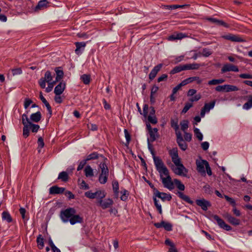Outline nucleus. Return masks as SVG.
<instances>
[{
  "label": "nucleus",
  "mask_w": 252,
  "mask_h": 252,
  "mask_svg": "<svg viewBox=\"0 0 252 252\" xmlns=\"http://www.w3.org/2000/svg\"><path fill=\"white\" fill-rule=\"evenodd\" d=\"M154 161L156 169L158 172L161 179L162 178L170 175L169 170L159 157L154 156Z\"/></svg>",
  "instance_id": "1"
},
{
  "label": "nucleus",
  "mask_w": 252,
  "mask_h": 252,
  "mask_svg": "<svg viewBox=\"0 0 252 252\" xmlns=\"http://www.w3.org/2000/svg\"><path fill=\"white\" fill-rule=\"evenodd\" d=\"M75 214V210L73 208H69L61 212V217L63 220L69 218H70L69 220H81L82 219L80 216Z\"/></svg>",
  "instance_id": "2"
},
{
  "label": "nucleus",
  "mask_w": 252,
  "mask_h": 252,
  "mask_svg": "<svg viewBox=\"0 0 252 252\" xmlns=\"http://www.w3.org/2000/svg\"><path fill=\"white\" fill-rule=\"evenodd\" d=\"M174 164L177 167L173 169L174 172L178 175L186 177L188 170L183 164L181 163V160H179L178 163H174Z\"/></svg>",
  "instance_id": "3"
},
{
  "label": "nucleus",
  "mask_w": 252,
  "mask_h": 252,
  "mask_svg": "<svg viewBox=\"0 0 252 252\" xmlns=\"http://www.w3.org/2000/svg\"><path fill=\"white\" fill-rule=\"evenodd\" d=\"M85 195L86 197L91 198H96L97 201L100 199H103L105 196V193L104 191L98 190L95 192L91 191H88L85 192Z\"/></svg>",
  "instance_id": "4"
},
{
  "label": "nucleus",
  "mask_w": 252,
  "mask_h": 252,
  "mask_svg": "<svg viewBox=\"0 0 252 252\" xmlns=\"http://www.w3.org/2000/svg\"><path fill=\"white\" fill-rule=\"evenodd\" d=\"M52 79L53 76L51 75V72L47 71L44 74V77L41 78L39 80V85L41 88L44 89L46 87V82L52 81Z\"/></svg>",
  "instance_id": "5"
},
{
  "label": "nucleus",
  "mask_w": 252,
  "mask_h": 252,
  "mask_svg": "<svg viewBox=\"0 0 252 252\" xmlns=\"http://www.w3.org/2000/svg\"><path fill=\"white\" fill-rule=\"evenodd\" d=\"M154 197H156V198L157 197L160 198L162 201H165L166 200L170 201L172 198L170 194L161 192L156 189H154Z\"/></svg>",
  "instance_id": "6"
},
{
  "label": "nucleus",
  "mask_w": 252,
  "mask_h": 252,
  "mask_svg": "<svg viewBox=\"0 0 252 252\" xmlns=\"http://www.w3.org/2000/svg\"><path fill=\"white\" fill-rule=\"evenodd\" d=\"M161 180L164 188L170 190L174 189V181H172L170 175L167 177H165L164 178H162Z\"/></svg>",
  "instance_id": "7"
},
{
  "label": "nucleus",
  "mask_w": 252,
  "mask_h": 252,
  "mask_svg": "<svg viewBox=\"0 0 252 252\" xmlns=\"http://www.w3.org/2000/svg\"><path fill=\"white\" fill-rule=\"evenodd\" d=\"M177 143L179 147L183 150L185 151L188 148L187 144L184 141L181 132H177L176 133Z\"/></svg>",
  "instance_id": "8"
},
{
  "label": "nucleus",
  "mask_w": 252,
  "mask_h": 252,
  "mask_svg": "<svg viewBox=\"0 0 252 252\" xmlns=\"http://www.w3.org/2000/svg\"><path fill=\"white\" fill-rule=\"evenodd\" d=\"M228 71L238 72L239 69L237 66H235L232 64H224L221 69V73H223Z\"/></svg>",
  "instance_id": "9"
},
{
  "label": "nucleus",
  "mask_w": 252,
  "mask_h": 252,
  "mask_svg": "<svg viewBox=\"0 0 252 252\" xmlns=\"http://www.w3.org/2000/svg\"><path fill=\"white\" fill-rule=\"evenodd\" d=\"M222 37L225 39L230 40L233 42H243L245 41V40L241 37L232 34L224 35Z\"/></svg>",
  "instance_id": "10"
},
{
  "label": "nucleus",
  "mask_w": 252,
  "mask_h": 252,
  "mask_svg": "<svg viewBox=\"0 0 252 252\" xmlns=\"http://www.w3.org/2000/svg\"><path fill=\"white\" fill-rule=\"evenodd\" d=\"M113 201L111 199L102 200L100 199L97 201L98 205L103 209L110 207L113 204Z\"/></svg>",
  "instance_id": "11"
},
{
  "label": "nucleus",
  "mask_w": 252,
  "mask_h": 252,
  "mask_svg": "<svg viewBox=\"0 0 252 252\" xmlns=\"http://www.w3.org/2000/svg\"><path fill=\"white\" fill-rule=\"evenodd\" d=\"M196 203L204 211H206L208 208L211 206L210 202L203 198L196 200Z\"/></svg>",
  "instance_id": "12"
},
{
  "label": "nucleus",
  "mask_w": 252,
  "mask_h": 252,
  "mask_svg": "<svg viewBox=\"0 0 252 252\" xmlns=\"http://www.w3.org/2000/svg\"><path fill=\"white\" fill-rule=\"evenodd\" d=\"M169 155L171 157L172 160L174 163H178L181 159L179 157L177 148H174L169 151Z\"/></svg>",
  "instance_id": "13"
},
{
  "label": "nucleus",
  "mask_w": 252,
  "mask_h": 252,
  "mask_svg": "<svg viewBox=\"0 0 252 252\" xmlns=\"http://www.w3.org/2000/svg\"><path fill=\"white\" fill-rule=\"evenodd\" d=\"M154 225L157 228L163 227L167 231H171L172 230V225L167 221L156 222Z\"/></svg>",
  "instance_id": "14"
},
{
  "label": "nucleus",
  "mask_w": 252,
  "mask_h": 252,
  "mask_svg": "<svg viewBox=\"0 0 252 252\" xmlns=\"http://www.w3.org/2000/svg\"><path fill=\"white\" fill-rule=\"evenodd\" d=\"M207 163H208L206 160H201L196 161L197 170L201 173H205V167H207Z\"/></svg>",
  "instance_id": "15"
},
{
  "label": "nucleus",
  "mask_w": 252,
  "mask_h": 252,
  "mask_svg": "<svg viewBox=\"0 0 252 252\" xmlns=\"http://www.w3.org/2000/svg\"><path fill=\"white\" fill-rule=\"evenodd\" d=\"M162 63H159L154 67L149 75V78L150 80H152L155 78L158 72L162 68Z\"/></svg>",
  "instance_id": "16"
},
{
  "label": "nucleus",
  "mask_w": 252,
  "mask_h": 252,
  "mask_svg": "<svg viewBox=\"0 0 252 252\" xmlns=\"http://www.w3.org/2000/svg\"><path fill=\"white\" fill-rule=\"evenodd\" d=\"M76 48L75 50V53L79 55L82 53V51L84 50V48L86 46V43L84 42H76L75 43Z\"/></svg>",
  "instance_id": "17"
},
{
  "label": "nucleus",
  "mask_w": 252,
  "mask_h": 252,
  "mask_svg": "<svg viewBox=\"0 0 252 252\" xmlns=\"http://www.w3.org/2000/svg\"><path fill=\"white\" fill-rule=\"evenodd\" d=\"M100 157L103 159L104 162L99 164V168L100 169V174H109V170L105 163V161L107 160V159L102 156H100Z\"/></svg>",
  "instance_id": "18"
},
{
  "label": "nucleus",
  "mask_w": 252,
  "mask_h": 252,
  "mask_svg": "<svg viewBox=\"0 0 252 252\" xmlns=\"http://www.w3.org/2000/svg\"><path fill=\"white\" fill-rule=\"evenodd\" d=\"M149 109V114L148 116H155V110L152 106L149 108L147 104H145L143 107V115L145 117H146L148 115V110Z\"/></svg>",
  "instance_id": "19"
},
{
  "label": "nucleus",
  "mask_w": 252,
  "mask_h": 252,
  "mask_svg": "<svg viewBox=\"0 0 252 252\" xmlns=\"http://www.w3.org/2000/svg\"><path fill=\"white\" fill-rule=\"evenodd\" d=\"M64 83L60 82L55 88L54 93L57 95L61 94L65 89Z\"/></svg>",
  "instance_id": "20"
},
{
  "label": "nucleus",
  "mask_w": 252,
  "mask_h": 252,
  "mask_svg": "<svg viewBox=\"0 0 252 252\" xmlns=\"http://www.w3.org/2000/svg\"><path fill=\"white\" fill-rule=\"evenodd\" d=\"M65 189L64 188H60L57 186H53L50 188L49 193L51 194H61L64 192Z\"/></svg>",
  "instance_id": "21"
},
{
  "label": "nucleus",
  "mask_w": 252,
  "mask_h": 252,
  "mask_svg": "<svg viewBox=\"0 0 252 252\" xmlns=\"http://www.w3.org/2000/svg\"><path fill=\"white\" fill-rule=\"evenodd\" d=\"M194 81H196L197 82V83L198 84H200L202 83V80L199 77L194 76V77H189L187 79H186L183 81V84H184L185 85L191 83Z\"/></svg>",
  "instance_id": "22"
},
{
  "label": "nucleus",
  "mask_w": 252,
  "mask_h": 252,
  "mask_svg": "<svg viewBox=\"0 0 252 252\" xmlns=\"http://www.w3.org/2000/svg\"><path fill=\"white\" fill-rule=\"evenodd\" d=\"M158 87L156 85L154 86L151 91L150 94V102L151 104H153L155 103L156 101V96L155 94L158 90Z\"/></svg>",
  "instance_id": "23"
},
{
  "label": "nucleus",
  "mask_w": 252,
  "mask_h": 252,
  "mask_svg": "<svg viewBox=\"0 0 252 252\" xmlns=\"http://www.w3.org/2000/svg\"><path fill=\"white\" fill-rule=\"evenodd\" d=\"M213 23L216 24L217 25L222 26L225 27H228V25L222 20H220L216 18H209L207 19Z\"/></svg>",
  "instance_id": "24"
},
{
  "label": "nucleus",
  "mask_w": 252,
  "mask_h": 252,
  "mask_svg": "<svg viewBox=\"0 0 252 252\" xmlns=\"http://www.w3.org/2000/svg\"><path fill=\"white\" fill-rule=\"evenodd\" d=\"M41 114L39 111L32 114L30 116V120L35 123H37L41 120Z\"/></svg>",
  "instance_id": "25"
},
{
  "label": "nucleus",
  "mask_w": 252,
  "mask_h": 252,
  "mask_svg": "<svg viewBox=\"0 0 252 252\" xmlns=\"http://www.w3.org/2000/svg\"><path fill=\"white\" fill-rule=\"evenodd\" d=\"M158 129L157 128H154L152 130L149 131L150 134V140L151 142L155 141L158 137Z\"/></svg>",
  "instance_id": "26"
},
{
  "label": "nucleus",
  "mask_w": 252,
  "mask_h": 252,
  "mask_svg": "<svg viewBox=\"0 0 252 252\" xmlns=\"http://www.w3.org/2000/svg\"><path fill=\"white\" fill-rule=\"evenodd\" d=\"M185 70L197 69L200 66V65L197 63H189L184 64Z\"/></svg>",
  "instance_id": "27"
},
{
  "label": "nucleus",
  "mask_w": 252,
  "mask_h": 252,
  "mask_svg": "<svg viewBox=\"0 0 252 252\" xmlns=\"http://www.w3.org/2000/svg\"><path fill=\"white\" fill-rule=\"evenodd\" d=\"M247 97L248 101L243 105V108L245 110H249L252 107V95H248Z\"/></svg>",
  "instance_id": "28"
},
{
  "label": "nucleus",
  "mask_w": 252,
  "mask_h": 252,
  "mask_svg": "<svg viewBox=\"0 0 252 252\" xmlns=\"http://www.w3.org/2000/svg\"><path fill=\"white\" fill-rule=\"evenodd\" d=\"M177 194L179 197H180L181 199H182L186 202L190 204H192L193 203V201L190 200L189 197L188 195L184 194L183 192L179 191L178 192Z\"/></svg>",
  "instance_id": "29"
},
{
  "label": "nucleus",
  "mask_w": 252,
  "mask_h": 252,
  "mask_svg": "<svg viewBox=\"0 0 252 252\" xmlns=\"http://www.w3.org/2000/svg\"><path fill=\"white\" fill-rule=\"evenodd\" d=\"M177 194L179 197H180L181 199H182L186 202L190 204H192L193 203V201L190 200L189 197L188 195L184 194L183 192L179 191L178 192Z\"/></svg>",
  "instance_id": "30"
},
{
  "label": "nucleus",
  "mask_w": 252,
  "mask_h": 252,
  "mask_svg": "<svg viewBox=\"0 0 252 252\" xmlns=\"http://www.w3.org/2000/svg\"><path fill=\"white\" fill-rule=\"evenodd\" d=\"M55 71L56 73V78L55 80L58 82L62 79L63 76V72L62 70H61L59 68L57 67L55 68Z\"/></svg>",
  "instance_id": "31"
},
{
  "label": "nucleus",
  "mask_w": 252,
  "mask_h": 252,
  "mask_svg": "<svg viewBox=\"0 0 252 252\" xmlns=\"http://www.w3.org/2000/svg\"><path fill=\"white\" fill-rule=\"evenodd\" d=\"M85 175L86 177L94 176V172L92 167L90 165H87L84 170Z\"/></svg>",
  "instance_id": "32"
},
{
  "label": "nucleus",
  "mask_w": 252,
  "mask_h": 252,
  "mask_svg": "<svg viewBox=\"0 0 252 252\" xmlns=\"http://www.w3.org/2000/svg\"><path fill=\"white\" fill-rule=\"evenodd\" d=\"M182 70H185L184 65H179L178 66H175L172 70H171L170 73L174 74L176 73L180 72Z\"/></svg>",
  "instance_id": "33"
},
{
  "label": "nucleus",
  "mask_w": 252,
  "mask_h": 252,
  "mask_svg": "<svg viewBox=\"0 0 252 252\" xmlns=\"http://www.w3.org/2000/svg\"><path fill=\"white\" fill-rule=\"evenodd\" d=\"M58 179L62 180L63 181L66 182L68 179V174L66 172L63 171L59 174Z\"/></svg>",
  "instance_id": "34"
},
{
  "label": "nucleus",
  "mask_w": 252,
  "mask_h": 252,
  "mask_svg": "<svg viewBox=\"0 0 252 252\" xmlns=\"http://www.w3.org/2000/svg\"><path fill=\"white\" fill-rule=\"evenodd\" d=\"M112 186H113V191H114V192L115 195L118 196L119 195V183H118V181H113V184H112Z\"/></svg>",
  "instance_id": "35"
},
{
  "label": "nucleus",
  "mask_w": 252,
  "mask_h": 252,
  "mask_svg": "<svg viewBox=\"0 0 252 252\" xmlns=\"http://www.w3.org/2000/svg\"><path fill=\"white\" fill-rule=\"evenodd\" d=\"M174 183L176 185L177 188L180 190H185V186L178 179H174Z\"/></svg>",
  "instance_id": "36"
},
{
  "label": "nucleus",
  "mask_w": 252,
  "mask_h": 252,
  "mask_svg": "<svg viewBox=\"0 0 252 252\" xmlns=\"http://www.w3.org/2000/svg\"><path fill=\"white\" fill-rule=\"evenodd\" d=\"M215 105V101L214 100L209 103H205L203 108L207 111V112H208L211 109L214 107Z\"/></svg>",
  "instance_id": "37"
},
{
  "label": "nucleus",
  "mask_w": 252,
  "mask_h": 252,
  "mask_svg": "<svg viewBox=\"0 0 252 252\" xmlns=\"http://www.w3.org/2000/svg\"><path fill=\"white\" fill-rule=\"evenodd\" d=\"M109 174H100L99 176V182L101 184H105L108 179Z\"/></svg>",
  "instance_id": "38"
},
{
  "label": "nucleus",
  "mask_w": 252,
  "mask_h": 252,
  "mask_svg": "<svg viewBox=\"0 0 252 252\" xmlns=\"http://www.w3.org/2000/svg\"><path fill=\"white\" fill-rule=\"evenodd\" d=\"M47 2L46 0H40L38 2V4L36 5L35 7L36 10L41 9L44 7H46L47 5Z\"/></svg>",
  "instance_id": "39"
},
{
  "label": "nucleus",
  "mask_w": 252,
  "mask_h": 252,
  "mask_svg": "<svg viewBox=\"0 0 252 252\" xmlns=\"http://www.w3.org/2000/svg\"><path fill=\"white\" fill-rule=\"evenodd\" d=\"M218 225L222 228L229 231L231 230V226L228 224H226L225 221H217Z\"/></svg>",
  "instance_id": "40"
},
{
  "label": "nucleus",
  "mask_w": 252,
  "mask_h": 252,
  "mask_svg": "<svg viewBox=\"0 0 252 252\" xmlns=\"http://www.w3.org/2000/svg\"><path fill=\"white\" fill-rule=\"evenodd\" d=\"M195 136L199 140L201 141L203 139V135L200 131L199 129L196 127L194 128L193 129Z\"/></svg>",
  "instance_id": "41"
},
{
  "label": "nucleus",
  "mask_w": 252,
  "mask_h": 252,
  "mask_svg": "<svg viewBox=\"0 0 252 252\" xmlns=\"http://www.w3.org/2000/svg\"><path fill=\"white\" fill-rule=\"evenodd\" d=\"M180 125L181 129L185 132L189 127V121L188 120H183L180 122Z\"/></svg>",
  "instance_id": "42"
},
{
  "label": "nucleus",
  "mask_w": 252,
  "mask_h": 252,
  "mask_svg": "<svg viewBox=\"0 0 252 252\" xmlns=\"http://www.w3.org/2000/svg\"><path fill=\"white\" fill-rule=\"evenodd\" d=\"M90 76L87 74H83L81 76V79L85 84H89L90 82Z\"/></svg>",
  "instance_id": "43"
},
{
  "label": "nucleus",
  "mask_w": 252,
  "mask_h": 252,
  "mask_svg": "<svg viewBox=\"0 0 252 252\" xmlns=\"http://www.w3.org/2000/svg\"><path fill=\"white\" fill-rule=\"evenodd\" d=\"M22 121L23 125H29V124L31 123L30 120L28 118L27 115L26 114L22 115Z\"/></svg>",
  "instance_id": "44"
},
{
  "label": "nucleus",
  "mask_w": 252,
  "mask_h": 252,
  "mask_svg": "<svg viewBox=\"0 0 252 252\" xmlns=\"http://www.w3.org/2000/svg\"><path fill=\"white\" fill-rule=\"evenodd\" d=\"M30 133V125H24L23 135L24 137L27 138Z\"/></svg>",
  "instance_id": "45"
},
{
  "label": "nucleus",
  "mask_w": 252,
  "mask_h": 252,
  "mask_svg": "<svg viewBox=\"0 0 252 252\" xmlns=\"http://www.w3.org/2000/svg\"><path fill=\"white\" fill-rule=\"evenodd\" d=\"M57 82V81H56V80L47 82L48 85V87L46 88V92L47 93L50 92L52 90L54 86L56 84Z\"/></svg>",
  "instance_id": "46"
},
{
  "label": "nucleus",
  "mask_w": 252,
  "mask_h": 252,
  "mask_svg": "<svg viewBox=\"0 0 252 252\" xmlns=\"http://www.w3.org/2000/svg\"><path fill=\"white\" fill-rule=\"evenodd\" d=\"M98 157H99V155L96 152H94V153L89 155L87 156L86 159L87 161H89V160H92V159H97L98 158Z\"/></svg>",
  "instance_id": "47"
},
{
  "label": "nucleus",
  "mask_w": 252,
  "mask_h": 252,
  "mask_svg": "<svg viewBox=\"0 0 252 252\" xmlns=\"http://www.w3.org/2000/svg\"><path fill=\"white\" fill-rule=\"evenodd\" d=\"M201 53V55L205 57H208L212 54V52L211 51L210 49L208 48H203L202 50Z\"/></svg>",
  "instance_id": "48"
},
{
  "label": "nucleus",
  "mask_w": 252,
  "mask_h": 252,
  "mask_svg": "<svg viewBox=\"0 0 252 252\" xmlns=\"http://www.w3.org/2000/svg\"><path fill=\"white\" fill-rule=\"evenodd\" d=\"M38 151L39 153L41 152V149L44 147V143L43 141V139L41 137H40L38 139Z\"/></svg>",
  "instance_id": "49"
},
{
  "label": "nucleus",
  "mask_w": 252,
  "mask_h": 252,
  "mask_svg": "<svg viewBox=\"0 0 252 252\" xmlns=\"http://www.w3.org/2000/svg\"><path fill=\"white\" fill-rule=\"evenodd\" d=\"M239 88L234 85H226V92L237 91Z\"/></svg>",
  "instance_id": "50"
},
{
  "label": "nucleus",
  "mask_w": 252,
  "mask_h": 252,
  "mask_svg": "<svg viewBox=\"0 0 252 252\" xmlns=\"http://www.w3.org/2000/svg\"><path fill=\"white\" fill-rule=\"evenodd\" d=\"M37 243L38 245V247L39 249H42L44 247V242H43V239L41 237V235H39L37 238Z\"/></svg>",
  "instance_id": "51"
},
{
  "label": "nucleus",
  "mask_w": 252,
  "mask_h": 252,
  "mask_svg": "<svg viewBox=\"0 0 252 252\" xmlns=\"http://www.w3.org/2000/svg\"><path fill=\"white\" fill-rule=\"evenodd\" d=\"M2 219L4 220H12V218L7 212H3L2 213Z\"/></svg>",
  "instance_id": "52"
},
{
  "label": "nucleus",
  "mask_w": 252,
  "mask_h": 252,
  "mask_svg": "<svg viewBox=\"0 0 252 252\" xmlns=\"http://www.w3.org/2000/svg\"><path fill=\"white\" fill-rule=\"evenodd\" d=\"M154 202H155V205L157 210H158V211L159 212V213L160 214H161V212H162L161 206V204L160 203H159L158 200L156 197H154Z\"/></svg>",
  "instance_id": "53"
},
{
  "label": "nucleus",
  "mask_w": 252,
  "mask_h": 252,
  "mask_svg": "<svg viewBox=\"0 0 252 252\" xmlns=\"http://www.w3.org/2000/svg\"><path fill=\"white\" fill-rule=\"evenodd\" d=\"M29 125H30V128H31L32 131V132H36L39 128V126L38 125L33 124H32V123H31L29 124Z\"/></svg>",
  "instance_id": "54"
},
{
  "label": "nucleus",
  "mask_w": 252,
  "mask_h": 252,
  "mask_svg": "<svg viewBox=\"0 0 252 252\" xmlns=\"http://www.w3.org/2000/svg\"><path fill=\"white\" fill-rule=\"evenodd\" d=\"M171 126L175 129L176 131V134L177 133V132H180L179 131V126L178 124L177 121H175L173 120H171Z\"/></svg>",
  "instance_id": "55"
},
{
  "label": "nucleus",
  "mask_w": 252,
  "mask_h": 252,
  "mask_svg": "<svg viewBox=\"0 0 252 252\" xmlns=\"http://www.w3.org/2000/svg\"><path fill=\"white\" fill-rule=\"evenodd\" d=\"M215 90L219 92H226V85L218 86L215 88Z\"/></svg>",
  "instance_id": "56"
},
{
  "label": "nucleus",
  "mask_w": 252,
  "mask_h": 252,
  "mask_svg": "<svg viewBox=\"0 0 252 252\" xmlns=\"http://www.w3.org/2000/svg\"><path fill=\"white\" fill-rule=\"evenodd\" d=\"M148 121L152 124H156L158 123L156 116H148Z\"/></svg>",
  "instance_id": "57"
},
{
  "label": "nucleus",
  "mask_w": 252,
  "mask_h": 252,
  "mask_svg": "<svg viewBox=\"0 0 252 252\" xmlns=\"http://www.w3.org/2000/svg\"><path fill=\"white\" fill-rule=\"evenodd\" d=\"M122 196H121V200L125 201L127 199V196L128 195V191L124 189L121 191Z\"/></svg>",
  "instance_id": "58"
},
{
  "label": "nucleus",
  "mask_w": 252,
  "mask_h": 252,
  "mask_svg": "<svg viewBox=\"0 0 252 252\" xmlns=\"http://www.w3.org/2000/svg\"><path fill=\"white\" fill-rule=\"evenodd\" d=\"M192 107V104L191 103H187L185 104L183 109L182 110V113H186L187 111Z\"/></svg>",
  "instance_id": "59"
},
{
  "label": "nucleus",
  "mask_w": 252,
  "mask_h": 252,
  "mask_svg": "<svg viewBox=\"0 0 252 252\" xmlns=\"http://www.w3.org/2000/svg\"><path fill=\"white\" fill-rule=\"evenodd\" d=\"M124 133H125V137H126V145H127L129 144V142H130V139H131L130 135L128 133L127 130L126 129H125L124 130Z\"/></svg>",
  "instance_id": "60"
},
{
  "label": "nucleus",
  "mask_w": 252,
  "mask_h": 252,
  "mask_svg": "<svg viewBox=\"0 0 252 252\" xmlns=\"http://www.w3.org/2000/svg\"><path fill=\"white\" fill-rule=\"evenodd\" d=\"M185 86L184 84H183V81L174 87L172 90V92L173 94H175L181 88L182 86Z\"/></svg>",
  "instance_id": "61"
},
{
  "label": "nucleus",
  "mask_w": 252,
  "mask_h": 252,
  "mask_svg": "<svg viewBox=\"0 0 252 252\" xmlns=\"http://www.w3.org/2000/svg\"><path fill=\"white\" fill-rule=\"evenodd\" d=\"M13 75H20L22 73V70L21 68H16L12 69Z\"/></svg>",
  "instance_id": "62"
},
{
  "label": "nucleus",
  "mask_w": 252,
  "mask_h": 252,
  "mask_svg": "<svg viewBox=\"0 0 252 252\" xmlns=\"http://www.w3.org/2000/svg\"><path fill=\"white\" fill-rule=\"evenodd\" d=\"M185 135L184 138L186 141L190 142L192 139V134L190 133H188L187 132H184Z\"/></svg>",
  "instance_id": "63"
},
{
  "label": "nucleus",
  "mask_w": 252,
  "mask_h": 252,
  "mask_svg": "<svg viewBox=\"0 0 252 252\" xmlns=\"http://www.w3.org/2000/svg\"><path fill=\"white\" fill-rule=\"evenodd\" d=\"M87 161L86 160V159H84V160L81 161L79 163V164L78 167H77V170L79 171V170H82L84 166L86 164Z\"/></svg>",
  "instance_id": "64"
}]
</instances>
